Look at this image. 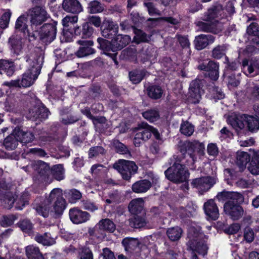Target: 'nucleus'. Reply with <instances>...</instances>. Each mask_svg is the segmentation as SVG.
Segmentation results:
<instances>
[{
    "label": "nucleus",
    "mask_w": 259,
    "mask_h": 259,
    "mask_svg": "<svg viewBox=\"0 0 259 259\" xmlns=\"http://www.w3.org/2000/svg\"><path fill=\"white\" fill-rule=\"evenodd\" d=\"M78 21L77 16H66L62 20V25L64 27H68L70 24L75 23Z\"/></svg>",
    "instance_id": "obj_54"
},
{
    "label": "nucleus",
    "mask_w": 259,
    "mask_h": 259,
    "mask_svg": "<svg viewBox=\"0 0 259 259\" xmlns=\"http://www.w3.org/2000/svg\"><path fill=\"white\" fill-rule=\"evenodd\" d=\"M214 39L215 37L210 34H200L195 37V47L197 50H201L212 44Z\"/></svg>",
    "instance_id": "obj_21"
},
{
    "label": "nucleus",
    "mask_w": 259,
    "mask_h": 259,
    "mask_svg": "<svg viewBox=\"0 0 259 259\" xmlns=\"http://www.w3.org/2000/svg\"><path fill=\"white\" fill-rule=\"evenodd\" d=\"M207 152L210 155L216 156L218 153V149L214 144H209L207 146Z\"/></svg>",
    "instance_id": "obj_63"
},
{
    "label": "nucleus",
    "mask_w": 259,
    "mask_h": 259,
    "mask_svg": "<svg viewBox=\"0 0 259 259\" xmlns=\"http://www.w3.org/2000/svg\"><path fill=\"white\" fill-rule=\"evenodd\" d=\"M18 142V140L14 133V130L13 132L5 139L3 145L7 150H12L17 147Z\"/></svg>",
    "instance_id": "obj_33"
},
{
    "label": "nucleus",
    "mask_w": 259,
    "mask_h": 259,
    "mask_svg": "<svg viewBox=\"0 0 259 259\" xmlns=\"http://www.w3.org/2000/svg\"><path fill=\"white\" fill-rule=\"evenodd\" d=\"M103 251V259H116L113 252L108 248H104Z\"/></svg>",
    "instance_id": "obj_64"
},
{
    "label": "nucleus",
    "mask_w": 259,
    "mask_h": 259,
    "mask_svg": "<svg viewBox=\"0 0 259 259\" xmlns=\"http://www.w3.org/2000/svg\"><path fill=\"white\" fill-rule=\"evenodd\" d=\"M102 29V34L104 37L112 38L118 32V26L112 21L106 20L103 22Z\"/></svg>",
    "instance_id": "obj_17"
},
{
    "label": "nucleus",
    "mask_w": 259,
    "mask_h": 259,
    "mask_svg": "<svg viewBox=\"0 0 259 259\" xmlns=\"http://www.w3.org/2000/svg\"><path fill=\"white\" fill-rule=\"evenodd\" d=\"M151 187V183L147 180H142L135 183L132 186L133 191L137 193H145Z\"/></svg>",
    "instance_id": "obj_29"
},
{
    "label": "nucleus",
    "mask_w": 259,
    "mask_h": 259,
    "mask_svg": "<svg viewBox=\"0 0 259 259\" xmlns=\"http://www.w3.org/2000/svg\"><path fill=\"white\" fill-rule=\"evenodd\" d=\"M69 217L74 224H80L84 223L89 220L90 215L87 211H83L78 209L74 208L69 211Z\"/></svg>",
    "instance_id": "obj_18"
},
{
    "label": "nucleus",
    "mask_w": 259,
    "mask_h": 259,
    "mask_svg": "<svg viewBox=\"0 0 259 259\" xmlns=\"http://www.w3.org/2000/svg\"><path fill=\"white\" fill-rule=\"evenodd\" d=\"M131 37L127 35L118 34L111 40V44L117 49L120 50L131 41Z\"/></svg>",
    "instance_id": "obj_27"
},
{
    "label": "nucleus",
    "mask_w": 259,
    "mask_h": 259,
    "mask_svg": "<svg viewBox=\"0 0 259 259\" xmlns=\"http://www.w3.org/2000/svg\"><path fill=\"white\" fill-rule=\"evenodd\" d=\"M186 154H188L193 162L196 160L195 154L198 153L200 155L203 152L204 149V144L198 141L192 142H188L185 144Z\"/></svg>",
    "instance_id": "obj_16"
},
{
    "label": "nucleus",
    "mask_w": 259,
    "mask_h": 259,
    "mask_svg": "<svg viewBox=\"0 0 259 259\" xmlns=\"http://www.w3.org/2000/svg\"><path fill=\"white\" fill-rule=\"evenodd\" d=\"M34 169L41 175L47 174L50 170L49 165L42 161H38L34 165Z\"/></svg>",
    "instance_id": "obj_47"
},
{
    "label": "nucleus",
    "mask_w": 259,
    "mask_h": 259,
    "mask_svg": "<svg viewBox=\"0 0 259 259\" xmlns=\"http://www.w3.org/2000/svg\"><path fill=\"white\" fill-rule=\"evenodd\" d=\"M53 176L57 181H61L65 178L64 169L62 164H58L53 167Z\"/></svg>",
    "instance_id": "obj_44"
},
{
    "label": "nucleus",
    "mask_w": 259,
    "mask_h": 259,
    "mask_svg": "<svg viewBox=\"0 0 259 259\" xmlns=\"http://www.w3.org/2000/svg\"><path fill=\"white\" fill-rule=\"evenodd\" d=\"M56 27L53 24H46L40 28L36 33L39 35L40 38L46 43H50L54 40L56 35Z\"/></svg>",
    "instance_id": "obj_13"
},
{
    "label": "nucleus",
    "mask_w": 259,
    "mask_h": 259,
    "mask_svg": "<svg viewBox=\"0 0 259 259\" xmlns=\"http://www.w3.org/2000/svg\"><path fill=\"white\" fill-rule=\"evenodd\" d=\"M99 229L112 232L115 229L114 224L108 219L102 220L98 224Z\"/></svg>",
    "instance_id": "obj_40"
},
{
    "label": "nucleus",
    "mask_w": 259,
    "mask_h": 259,
    "mask_svg": "<svg viewBox=\"0 0 259 259\" xmlns=\"http://www.w3.org/2000/svg\"><path fill=\"white\" fill-rule=\"evenodd\" d=\"M14 70L15 66L13 62L5 60H0V74L6 73L8 76H11Z\"/></svg>",
    "instance_id": "obj_31"
},
{
    "label": "nucleus",
    "mask_w": 259,
    "mask_h": 259,
    "mask_svg": "<svg viewBox=\"0 0 259 259\" xmlns=\"http://www.w3.org/2000/svg\"><path fill=\"white\" fill-rule=\"evenodd\" d=\"M28 70L21 78L4 82L9 87L27 88L32 85L40 73L43 64L44 52L40 48H36L26 57Z\"/></svg>",
    "instance_id": "obj_1"
},
{
    "label": "nucleus",
    "mask_w": 259,
    "mask_h": 259,
    "mask_svg": "<svg viewBox=\"0 0 259 259\" xmlns=\"http://www.w3.org/2000/svg\"><path fill=\"white\" fill-rule=\"evenodd\" d=\"M11 15L12 12L10 10H4V13L0 18V28L6 29L8 27Z\"/></svg>",
    "instance_id": "obj_42"
},
{
    "label": "nucleus",
    "mask_w": 259,
    "mask_h": 259,
    "mask_svg": "<svg viewBox=\"0 0 259 259\" xmlns=\"http://www.w3.org/2000/svg\"><path fill=\"white\" fill-rule=\"evenodd\" d=\"M250 155L245 152L238 151L237 153V163L240 166H243L250 161Z\"/></svg>",
    "instance_id": "obj_43"
},
{
    "label": "nucleus",
    "mask_w": 259,
    "mask_h": 259,
    "mask_svg": "<svg viewBox=\"0 0 259 259\" xmlns=\"http://www.w3.org/2000/svg\"><path fill=\"white\" fill-rule=\"evenodd\" d=\"M201 93L199 81L197 80L192 81L190 85L189 92L190 102L195 104L198 103L201 99Z\"/></svg>",
    "instance_id": "obj_20"
},
{
    "label": "nucleus",
    "mask_w": 259,
    "mask_h": 259,
    "mask_svg": "<svg viewBox=\"0 0 259 259\" xmlns=\"http://www.w3.org/2000/svg\"><path fill=\"white\" fill-rule=\"evenodd\" d=\"M200 70H204L208 72L209 77L213 80H216L219 76V65L213 61H209L207 65L203 63L198 67Z\"/></svg>",
    "instance_id": "obj_22"
},
{
    "label": "nucleus",
    "mask_w": 259,
    "mask_h": 259,
    "mask_svg": "<svg viewBox=\"0 0 259 259\" xmlns=\"http://www.w3.org/2000/svg\"><path fill=\"white\" fill-rule=\"evenodd\" d=\"M194 131V126L190 122L184 121L181 123L180 132L182 134L187 136H190Z\"/></svg>",
    "instance_id": "obj_45"
},
{
    "label": "nucleus",
    "mask_w": 259,
    "mask_h": 259,
    "mask_svg": "<svg viewBox=\"0 0 259 259\" xmlns=\"http://www.w3.org/2000/svg\"><path fill=\"white\" fill-rule=\"evenodd\" d=\"M97 41L100 45V48L104 51V54L110 57L114 61L115 64L117 65L118 62L116 60V54L108 52L112 50L111 44L108 40L102 38H98Z\"/></svg>",
    "instance_id": "obj_28"
},
{
    "label": "nucleus",
    "mask_w": 259,
    "mask_h": 259,
    "mask_svg": "<svg viewBox=\"0 0 259 259\" xmlns=\"http://www.w3.org/2000/svg\"><path fill=\"white\" fill-rule=\"evenodd\" d=\"M217 182V179L214 177H203L193 180L192 185L201 191L208 190Z\"/></svg>",
    "instance_id": "obj_15"
},
{
    "label": "nucleus",
    "mask_w": 259,
    "mask_h": 259,
    "mask_svg": "<svg viewBox=\"0 0 259 259\" xmlns=\"http://www.w3.org/2000/svg\"><path fill=\"white\" fill-rule=\"evenodd\" d=\"M28 192H25L23 193L20 197L16 199H15V208L18 210H21L23 207L28 204Z\"/></svg>",
    "instance_id": "obj_38"
},
{
    "label": "nucleus",
    "mask_w": 259,
    "mask_h": 259,
    "mask_svg": "<svg viewBox=\"0 0 259 259\" xmlns=\"http://www.w3.org/2000/svg\"><path fill=\"white\" fill-rule=\"evenodd\" d=\"M14 133L18 141L22 143H29L32 142L34 139V136L32 133L27 130H23L19 127L15 128Z\"/></svg>",
    "instance_id": "obj_24"
},
{
    "label": "nucleus",
    "mask_w": 259,
    "mask_h": 259,
    "mask_svg": "<svg viewBox=\"0 0 259 259\" xmlns=\"http://www.w3.org/2000/svg\"><path fill=\"white\" fill-rule=\"evenodd\" d=\"M27 153L39 157H44L46 155V153L44 150L36 148L30 149Z\"/></svg>",
    "instance_id": "obj_61"
},
{
    "label": "nucleus",
    "mask_w": 259,
    "mask_h": 259,
    "mask_svg": "<svg viewBox=\"0 0 259 259\" xmlns=\"http://www.w3.org/2000/svg\"><path fill=\"white\" fill-rule=\"evenodd\" d=\"M94 31L93 27H91L89 23H85L82 25V37L89 38L91 36Z\"/></svg>",
    "instance_id": "obj_56"
},
{
    "label": "nucleus",
    "mask_w": 259,
    "mask_h": 259,
    "mask_svg": "<svg viewBox=\"0 0 259 259\" xmlns=\"http://www.w3.org/2000/svg\"><path fill=\"white\" fill-rule=\"evenodd\" d=\"M144 201L142 198H138L132 200L128 205L130 212L134 215L144 213L143 207Z\"/></svg>",
    "instance_id": "obj_26"
},
{
    "label": "nucleus",
    "mask_w": 259,
    "mask_h": 259,
    "mask_svg": "<svg viewBox=\"0 0 259 259\" xmlns=\"http://www.w3.org/2000/svg\"><path fill=\"white\" fill-rule=\"evenodd\" d=\"M143 116L150 122L156 121L159 117L158 112L155 110H150L142 113Z\"/></svg>",
    "instance_id": "obj_50"
},
{
    "label": "nucleus",
    "mask_w": 259,
    "mask_h": 259,
    "mask_svg": "<svg viewBox=\"0 0 259 259\" xmlns=\"http://www.w3.org/2000/svg\"><path fill=\"white\" fill-rule=\"evenodd\" d=\"M183 231L181 228L175 227L169 228L167 231V235L171 241L178 240L181 237Z\"/></svg>",
    "instance_id": "obj_36"
},
{
    "label": "nucleus",
    "mask_w": 259,
    "mask_h": 259,
    "mask_svg": "<svg viewBox=\"0 0 259 259\" xmlns=\"http://www.w3.org/2000/svg\"><path fill=\"white\" fill-rule=\"evenodd\" d=\"M77 43L80 46L76 52L75 55L78 58H83L93 55L96 50L92 47L94 45L93 41L91 40H79Z\"/></svg>",
    "instance_id": "obj_14"
},
{
    "label": "nucleus",
    "mask_w": 259,
    "mask_h": 259,
    "mask_svg": "<svg viewBox=\"0 0 259 259\" xmlns=\"http://www.w3.org/2000/svg\"><path fill=\"white\" fill-rule=\"evenodd\" d=\"M248 169L252 175H259V152L254 153Z\"/></svg>",
    "instance_id": "obj_35"
},
{
    "label": "nucleus",
    "mask_w": 259,
    "mask_h": 259,
    "mask_svg": "<svg viewBox=\"0 0 259 259\" xmlns=\"http://www.w3.org/2000/svg\"><path fill=\"white\" fill-rule=\"evenodd\" d=\"M16 218L14 215L3 216L0 222L2 226L6 227L12 225Z\"/></svg>",
    "instance_id": "obj_53"
},
{
    "label": "nucleus",
    "mask_w": 259,
    "mask_h": 259,
    "mask_svg": "<svg viewBox=\"0 0 259 259\" xmlns=\"http://www.w3.org/2000/svg\"><path fill=\"white\" fill-rule=\"evenodd\" d=\"M62 7L68 13H78L82 10L81 5L77 0H64Z\"/></svg>",
    "instance_id": "obj_25"
},
{
    "label": "nucleus",
    "mask_w": 259,
    "mask_h": 259,
    "mask_svg": "<svg viewBox=\"0 0 259 259\" xmlns=\"http://www.w3.org/2000/svg\"><path fill=\"white\" fill-rule=\"evenodd\" d=\"M227 51L226 45H218L212 51V56L214 58L220 59L225 55Z\"/></svg>",
    "instance_id": "obj_46"
},
{
    "label": "nucleus",
    "mask_w": 259,
    "mask_h": 259,
    "mask_svg": "<svg viewBox=\"0 0 259 259\" xmlns=\"http://www.w3.org/2000/svg\"><path fill=\"white\" fill-rule=\"evenodd\" d=\"M114 168L125 180H129L132 176L135 174L138 170V166L134 162L123 159L119 160L115 163L114 164Z\"/></svg>",
    "instance_id": "obj_9"
},
{
    "label": "nucleus",
    "mask_w": 259,
    "mask_h": 259,
    "mask_svg": "<svg viewBox=\"0 0 259 259\" xmlns=\"http://www.w3.org/2000/svg\"><path fill=\"white\" fill-rule=\"evenodd\" d=\"M81 197L80 192L76 189L70 190L68 193V198L71 203H75Z\"/></svg>",
    "instance_id": "obj_52"
},
{
    "label": "nucleus",
    "mask_w": 259,
    "mask_h": 259,
    "mask_svg": "<svg viewBox=\"0 0 259 259\" xmlns=\"http://www.w3.org/2000/svg\"><path fill=\"white\" fill-rule=\"evenodd\" d=\"M222 10L220 7H213L208 10L202 17L203 21H198L196 25L202 31L218 33L222 30L223 25L219 22Z\"/></svg>",
    "instance_id": "obj_4"
},
{
    "label": "nucleus",
    "mask_w": 259,
    "mask_h": 259,
    "mask_svg": "<svg viewBox=\"0 0 259 259\" xmlns=\"http://www.w3.org/2000/svg\"><path fill=\"white\" fill-rule=\"evenodd\" d=\"M31 26L33 31H37V27L40 25L49 17L45 9L41 7H35L29 11Z\"/></svg>",
    "instance_id": "obj_10"
},
{
    "label": "nucleus",
    "mask_w": 259,
    "mask_h": 259,
    "mask_svg": "<svg viewBox=\"0 0 259 259\" xmlns=\"http://www.w3.org/2000/svg\"><path fill=\"white\" fill-rule=\"evenodd\" d=\"M204 209L206 215L210 219L215 220L219 218V209L213 200L210 199L205 202Z\"/></svg>",
    "instance_id": "obj_23"
},
{
    "label": "nucleus",
    "mask_w": 259,
    "mask_h": 259,
    "mask_svg": "<svg viewBox=\"0 0 259 259\" xmlns=\"http://www.w3.org/2000/svg\"><path fill=\"white\" fill-rule=\"evenodd\" d=\"M247 32L250 35L259 34V26L256 23H252L247 28Z\"/></svg>",
    "instance_id": "obj_58"
},
{
    "label": "nucleus",
    "mask_w": 259,
    "mask_h": 259,
    "mask_svg": "<svg viewBox=\"0 0 259 259\" xmlns=\"http://www.w3.org/2000/svg\"><path fill=\"white\" fill-rule=\"evenodd\" d=\"M228 122L236 131L242 130L246 125L251 132L259 130V119L252 116L232 114L228 117Z\"/></svg>",
    "instance_id": "obj_6"
},
{
    "label": "nucleus",
    "mask_w": 259,
    "mask_h": 259,
    "mask_svg": "<svg viewBox=\"0 0 259 259\" xmlns=\"http://www.w3.org/2000/svg\"><path fill=\"white\" fill-rule=\"evenodd\" d=\"M93 122L95 125V126L97 128H100L101 127H104V124H105L106 119L104 117H100L98 118H92Z\"/></svg>",
    "instance_id": "obj_60"
},
{
    "label": "nucleus",
    "mask_w": 259,
    "mask_h": 259,
    "mask_svg": "<svg viewBox=\"0 0 259 259\" xmlns=\"http://www.w3.org/2000/svg\"><path fill=\"white\" fill-rule=\"evenodd\" d=\"M166 177L174 183L186 182L189 173L185 167L181 164L175 163L172 166L165 171Z\"/></svg>",
    "instance_id": "obj_8"
},
{
    "label": "nucleus",
    "mask_w": 259,
    "mask_h": 259,
    "mask_svg": "<svg viewBox=\"0 0 259 259\" xmlns=\"http://www.w3.org/2000/svg\"><path fill=\"white\" fill-rule=\"evenodd\" d=\"M203 235L200 233L196 229L190 228L188 231V237L189 240L187 245L192 251V253L197 252L205 255L207 250V246L204 241L202 240Z\"/></svg>",
    "instance_id": "obj_7"
},
{
    "label": "nucleus",
    "mask_w": 259,
    "mask_h": 259,
    "mask_svg": "<svg viewBox=\"0 0 259 259\" xmlns=\"http://www.w3.org/2000/svg\"><path fill=\"white\" fill-rule=\"evenodd\" d=\"M217 198L219 201L227 200L224 206V211L232 219L237 220L242 216L243 210L239 205L243 200L241 194L235 192L223 191L217 195Z\"/></svg>",
    "instance_id": "obj_3"
},
{
    "label": "nucleus",
    "mask_w": 259,
    "mask_h": 259,
    "mask_svg": "<svg viewBox=\"0 0 259 259\" xmlns=\"http://www.w3.org/2000/svg\"><path fill=\"white\" fill-rule=\"evenodd\" d=\"M244 238L247 242H252L254 238V233L252 230L249 228H245L244 233Z\"/></svg>",
    "instance_id": "obj_59"
},
{
    "label": "nucleus",
    "mask_w": 259,
    "mask_h": 259,
    "mask_svg": "<svg viewBox=\"0 0 259 259\" xmlns=\"http://www.w3.org/2000/svg\"><path fill=\"white\" fill-rule=\"evenodd\" d=\"M138 137L141 138L144 141L149 140L153 134L157 140H161V136L158 131L147 123L142 122L137 127Z\"/></svg>",
    "instance_id": "obj_12"
},
{
    "label": "nucleus",
    "mask_w": 259,
    "mask_h": 259,
    "mask_svg": "<svg viewBox=\"0 0 259 259\" xmlns=\"http://www.w3.org/2000/svg\"><path fill=\"white\" fill-rule=\"evenodd\" d=\"M146 75L144 70H137L130 72L129 77L131 81L135 84L139 83Z\"/></svg>",
    "instance_id": "obj_41"
},
{
    "label": "nucleus",
    "mask_w": 259,
    "mask_h": 259,
    "mask_svg": "<svg viewBox=\"0 0 259 259\" xmlns=\"http://www.w3.org/2000/svg\"><path fill=\"white\" fill-rule=\"evenodd\" d=\"M148 96L153 99H156L161 98L163 91L159 86L151 85L148 88Z\"/></svg>",
    "instance_id": "obj_39"
},
{
    "label": "nucleus",
    "mask_w": 259,
    "mask_h": 259,
    "mask_svg": "<svg viewBox=\"0 0 259 259\" xmlns=\"http://www.w3.org/2000/svg\"><path fill=\"white\" fill-rule=\"evenodd\" d=\"M79 259H93V254L88 248H83L79 252Z\"/></svg>",
    "instance_id": "obj_55"
},
{
    "label": "nucleus",
    "mask_w": 259,
    "mask_h": 259,
    "mask_svg": "<svg viewBox=\"0 0 259 259\" xmlns=\"http://www.w3.org/2000/svg\"><path fill=\"white\" fill-rule=\"evenodd\" d=\"M27 17L25 15L19 17L15 23L16 32L9 39V44L11 46L12 52L17 55L22 52L23 43L21 36L18 34V31H21L24 34H27L28 36H31V32L28 30L27 25ZM35 34L32 33V36L35 37Z\"/></svg>",
    "instance_id": "obj_5"
},
{
    "label": "nucleus",
    "mask_w": 259,
    "mask_h": 259,
    "mask_svg": "<svg viewBox=\"0 0 259 259\" xmlns=\"http://www.w3.org/2000/svg\"><path fill=\"white\" fill-rule=\"evenodd\" d=\"M56 238L52 237L50 233H46L43 235L37 234L35 237V240L44 245L50 246L56 243Z\"/></svg>",
    "instance_id": "obj_30"
},
{
    "label": "nucleus",
    "mask_w": 259,
    "mask_h": 259,
    "mask_svg": "<svg viewBox=\"0 0 259 259\" xmlns=\"http://www.w3.org/2000/svg\"><path fill=\"white\" fill-rule=\"evenodd\" d=\"M243 70L247 75L253 76L259 70V59L248 61L244 59L242 61Z\"/></svg>",
    "instance_id": "obj_19"
},
{
    "label": "nucleus",
    "mask_w": 259,
    "mask_h": 259,
    "mask_svg": "<svg viewBox=\"0 0 259 259\" xmlns=\"http://www.w3.org/2000/svg\"><path fill=\"white\" fill-rule=\"evenodd\" d=\"M122 243L126 251L132 252L137 248L139 242L136 238H126L122 240Z\"/></svg>",
    "instance_id": "obj_34"
},
{
    "label": "nucleus",
    "mask_w": 259,
    "mask_h": 259,
    "mask_svg": "<svg viewBox=\"0 0 259 259\" xmlns=\"http://www.w3.org/2000/svg\"><path fill=\"white\" fill-rule=\"evenodd\" d=\"M135 35L134 36V41L137 44H139L141 42L147 41L150 39L149 36L143 32L141 30L137 29L135 31Z\"/></svg>",
    "instance_id": "obj_51"
},
{
    "label": "nucleus",
    "mask_w": 259,
    "mask_h": 259,
    "mask_svg": "<svg viewBox=\"0 0 259 259\" xmlns=\"http://www.w3.org/2000/svg\"><path fill=\"white\" fill-rule=\"evenodd\" d=\"M65 208V200L62 197V191L60 188H55L51 192L49 197L35 210L45 218L50 213L58 217L62 214Z\"/></svg>",
    "instance_id": "obj_2"
},
{
    "label": "nucleus",
    "mask_w": 259,
    "mask_h": 259,
    "mask_svg": "<svg viewBox=\"0 0 259 259\" xmlns=\"http://www.w3.org/2000/svg\"><path fill=\"white\" fill-rule=\"evenodd\" d=\"M104 153V149L101 146H96L91 148L89 152V157H94L102 154Z\"/></svg>",
    "instance_id": "obj_57"
},
{
    "label": "nucleus",
    "mask_w": 259,
    "mask_h": 259,
    "mask_svg": "<svg viewBox=\"0 0 259 259\" xmlns=\"http://www.w3.org/2000/svg\"><path fill=\"white\" fill-rule=\"evenodd\" d=\"M88 9L89 12L92 14L101 12L104 9L102 4L97 1L90 2Z\"/></svg>",
    "instance_id": "obj_49"
},
{
    "label": "nucleus",
    "mask_w": 259,
    "mask_h": 259,
    "mask_svg": "<svg viewBox=\"0 0 259 259\" xmlns=\"http://www.w3.org/2000/svg\"><path fill=\"white\" fill-rule=\"evenodd\" d=\"M130 225L135 228H140L146 225V221L143 217L135 215L129 220Z\"/></svg>",
    "instance_id": "obj_37"
},
{
    "label": "nucleus",
    "mask_w": 259,
    "mask_h": 259,
    "mask_svg": "<svg viewBox=\"0 0 259 259\" xmlns=\"http://www.w3.org/2000/svg\"><path fill=\"white\" fill-rule=\"evenodd\" d=\"M18 225L21 230L26 233H30L33 229L32 224L27 219L20 221Z\"/></svg>",
    "instance_id": "obj_48"
},
{
    "label": "nucleus",
    "mask_w": 259,
    "mask_h": 259,
    "mask_svg": "<svg viewBox=\"0 0 259 259\" xmlns=\"http://www.w3.org/2000/svg\"><path fill=\"white\" fill-rule=\"evenodd\" d=\"M26 254L28 259H44L39 248L33 245L25 248Z\"/></svg>",
    "instance_id": "obj_32"
},
{
    "label": "nucleus",
    "mask_w": 259,
    "mask_h": 259,
    "mask_svg": "<svg viewBox=\"0 0 259 259\" xmlns=\"http://www.w3.org/2000/svg\"><path fill=\"white\" fill-rule=\"evenodd\" d=\"M50 112L42 104L40 101L36 99V103L29 109L27 117L32 120L37 119H45L48 118Z\"/></svg>",
    "instance_id": "obj_11"
},
{
    "label": "nucleus",
    "mask_w": 259,
    "mask_h": 259,
    "mask_svg": "<svg viewBox=\"0 0 259 259\" xmlns=\"http://www.w3.org/2000/svg\"><path fill=\"white\" fill-rule=\"evenodd\" d=\"M87 23L93 24L95 27H99L101 25V20L100 17L93 16L88 18V22Z\"/></svg>",
    "instance_id": "obj_62"
}]
</instances>
